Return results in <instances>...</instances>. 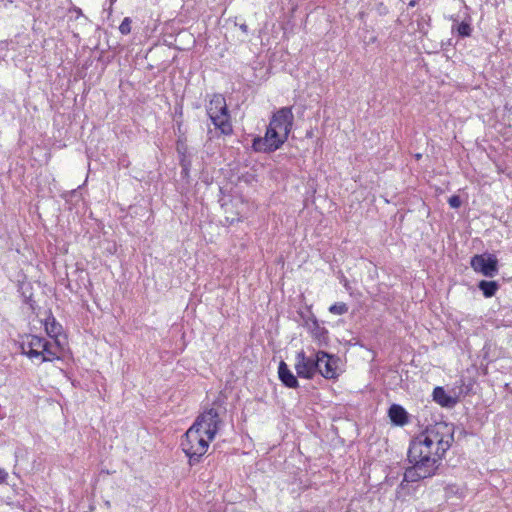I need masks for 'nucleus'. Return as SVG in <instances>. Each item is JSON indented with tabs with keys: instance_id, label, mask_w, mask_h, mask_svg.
Masks as SVG:
<instances>
[{
	"instance_id": "nucleus-9",
	"label": "nucleus",
	"mask_w": 512,
	"mask_h": 512,
	"mask_svg": "<svg viewBox=\"0 0 512 512\" xmlns=\"http://www.w3.org/2000/svg\"><path fill=\"white\" fill-rule=\"evenodd\" d=\"M317 358H321L322 364L319 367L318 372L326 379L337 378V361L338 359L324 351L317 352Z\"/></svg>"
},
{
	"instance_id": "nucleus-8",
	"label": "nucleus",
	"mask_w": 512,
	"mask_h": 512,
	"mask_svg": "<svg viewBox=\"0 0 512 512\" xmlns=\"http://www.w3.org/2000/svg\"><path fill=\"white\" fill-rule=\"evenodd\" d=\"M294 116L290 107H282L276 111L269 122V126L280 133L289 135L293 126Z\"/></svg>"
},
{
	"instance_id": "nucleus-6",
	"label": "nucleus",
	"mask_w": 512,
	"mask_h": 512,
	"mask_svg": "<svg viewBox=\"0 0 512 512\" xmlns=\"http://www.w3.org/2000/svg\"><path fill=\"white\" fill-rule=\"evenodd\" d=\"M470 265L477 273L486 277H494L498 274V259L494 254H477L470 260Z\"/></svg>"
},
{
	"instance_id": "nucleus-33",
	"label": "nucleus",
	"mask_w": 512,
	"mask_h": 512,
	"mask_svg": "<svg viewBox=\"0 0 512 512\" xmlns=\"http://www.w3.org/2000/svg\"><path fill=\"white\" fill-rule=\"evenodd\" d=\"M416 4V0H412L410 3H409V6H414Z\"/></svg>"
},
{
	"instance_id": "nucleus-26",
	"label": "nucleus",
	"mask_w": 512,
	"mask_h": 512,
	"mask_svg": "<svg viewBox=\"0 0 512 512\" xmlns=\"http://www.w3.org/2000/svg\"><path fill=\"white\" fill-rule=\"evenodd\" d=\"M307 317H308V319H307L306 323H302V326L307 328L308 331L310 332L312 329H314V327L319 325V322L314 314L307 315Z\"/></svg>"
},
{
	"instance_id": "nucleus-20",
	"label": "nucleus",
	"mask_w": 512,
	"mask_h": 512,
	"mask_svg": "<svg viewBox=\"0 0 512 512\" xmlns=\"http://www.w3.org/2000/svg\"><path fill=\"white\" fill-rule=\"evenodd\" d=\"M45 329L49 336H57L60 333L61 326L54 317H50L45 322Z\"/></svg>"
},
{
	"instance_id": "nucleus-32",
	"label": "nucleus",
	"mask_w": 512,
	"mask_h": 512,
	"mask_svg": "<svg viewBox=\"0 0 512 512\" xmlns=\"http://www.w3.org/2000/svg\"><path fill=\"white\" fill-rule=\"evenodd\" d=\"M75 11H76V14H79V15H81V14H82V11H81V9H80V8H77Z\"/></svg>"
},
{
	"instance_id": "nucleus-27",
	"label": "nucleus",
	"mask_w": 512,
	"mask_h": 512,
	"mask_svg": "<svg viewBox=\"0 0 512 512\" xmlns=\"http://www.w3.org/2000/svg\"><path fill=\"white\" fill-rule=\"evenodd\" d=\"M448 203L450 205L451 208H454V209H457L461 206L462 204V201H461V198L460 196L458 195H453L451 196L449 199H448Z\"/></svg>"
},
{
	"instance_id": "nucleus-18",
	"label": "nucleus",
	"mask_w": 512,
	"mask_h": 512,
	"mask_svg": "<svg viewBox=\"0 0 512 512\" xmlns=\"http://www.w3.org/2000/svg\"><path fill=\"white\" fill-rule=\"evenodd\" d=\"M311 336L319 346H327L329 342L328 330L320 324L310 331Z\"/></svg>"
},
{
	"instance_id": "nucleus-15",
	"label": "nucleus",
	"mask_w": 512,
	"mask_h": 512,
	"mask_svg": "<svg viewBox=\"0 0 512 512\" xmlns=\"http://www.w3.org/2000/svg\"><path fill=\"white\" fill-rule=\"evenodd\" d=\"M433 400L442 407L446 408H452L457 403V400L448 395L444 388L440 386L434 388Z\"/></svg>"
},
{
	"instance_id": "nucleus-14",
	"label": "nucleus",
	"mask_w": 512,
	"mask_h": 512,
	"mask_svg": "<svg viewBox=\"0 0 512 512\" xmlns=\"http://www.w3.org/2000/svg\"><path fill=\"white\" fill-rule=\"evenodd\" d=\"M215 128L219 129L223 135H231L233 127L230 120V113L226 115L215 114L208 116Z\"/></svg>"
},
{
	"instance_id": "nucleus-7",
	"label": "nucleus",
	"mask_w": 512,
	"mask_h": 512,
	"mask_svg": "<svg viewBox=\"0 0 512 512\" xmlns=\"http://www.w3.org/2000/svg\"><path fill=\"white\" fill-rule=\"evenodd\" d=\"M321 358H309L303 350L299 351L296 355L295 370L297 375L301 378L312 379L321 367Z\"/></svg>"
},
{
	"instance_id": "nucleus-16",
	"label": "nucleus",
	"mask_w": 512,
	"mask_h": 512,
	"mask_svg": "<svg viewBox=\"0 0 512 512\" xmlns=\"http://www.w3.org/2000/svg\"><path fill=\"white\" fill-rule=\"evenodd\" d=\"M55 348L56 345H53L51 342L43 338L41 343V349L39 350L40 362H51L55 359H59V356L57 355Z\"/></svg>"
},
{
	"instance_id": "nucleus-11",
	"label": "nucleus",
	"mask_w": 512,
	"mask_h": 512,
	"mask_svg": "<svg viewBox=\"0 0 512 512\" xmlns=\"http://www.w3.org/2000/svg\"><path fill=\"white\" fill-rule=\"evenodd\" d=\"M206 112L208 116L215 114L226 115L229 113L226 100L221 94H214L206 106Z\"/></svg>"
},
{
	"instance_id": "nucleus-23",
	"label": "nucleus",
	"mask_w": 512,
	"mask_h": 512,
	"mask_svg": "<svg viewBox=\"0 0 512 512\" xmlns=\"http://www.w3.org/2000/svg\"><path fill=\"white\" fill-rule=\"evenodd\" d=\"M457 33L460 37H469L472 32V28L469 23L461 22L457 25Z\"/></svg>"
},
{
	"instance_id": "nucleus-21",
	"label": "nucleus",
	"mask_w": 512,
	"mask_h": 512,
	"mask_svg": "<svg viewBox=\"0 0 512 512\" xmlns=\"http://www.w3.org/2000/svg\"><path fill=\"white\" fill-rule=\"evenodd\" d=\"M329 312L335 315H343L348 312V306L344 302H336L329 307Z\"/></svg>"
},
{
	"instance_id": "nucleus-12",
	"label": "nucleus",
	"mask_w": 512,
	"mask_h": 512,
	"mask_svg": "<svg viewBox=\"0 0 512 512\" xmlns=\"http://www.w3.org/2000/svg\"><path fill=\"white\" fill-rule=\"evenodd\" d=\"M278 376L282 384L287 388H297L299 386L296 376L291 372L284 361H280L279 363Z\"/></svg>"
},
{
	"instance_id": "nucleus-31",
	"label": "nucleus",
	"mask_w": 512,
	"mask_h": 512,
	"mask_svg": "<svg viewBox=\"0 0 512 512\" xmlns=\"http://www.w3.org/2000/svg\"><path fill=\"white\" fill-rule=\"evenodd\" d=\"M240 29L243 31V32H248V26L246 24H242L240 25Z\"/></svg>"
},
{
	"instance_id": "nucleus-5",
	"label": "nucleus",
	"mask_w": 512,
	"mask_h": 512,
	"mask_svg": "<svg viewBox=\"0 0 512 512\" xmlns=\"http://www.w3.org/2000/svg\"><path fill=\"white\" fill-rule=\"evenodd\" d=\"M222 421L217 410L210 408L201 413L192 426L197 429L200 434L206 436L208 440H213L219 430Z\"/></svg>"
},
{
	"instance_id": "nucleus-13",
	"label": "nucleus",
	"mask_w": 512,
	"mask_h": 512,
	"mask_svg": "<svg viewBox=\"0 0 512 512\" xmlns=\"http://www.w3.org/2000/svg\"><path fill=\"white\" fill-rule=\"evenodd\" d=\"M391 422L396 426H404L409 422L407 411L399 404H392L388 410Z\"/></svg>"
},
{
	"instance_id": "nucleus-17",
	"label": "nucleus",
	"mask_w": 512,
	"mask_h": 512,
	"mask_svg": "<svg viewBox=\"0 0 512 512\" xmlns=\"http://www.w3.org/2000/svg\"><path fill=\"white\" fill-rule=\"evenodd\" d=\"M19 291L23 297V302L29 306L32 313L37 314L36 310L39 308L36 301L33 299L32 287L30 283L22 284Z\"/></svg>"
},
{
	"instance_id": "nucleus-10",
	"label": "nucleus",
	"mask_w": 512,
	"mask_h": 512,
	"mask_svg": "<svg viewBox=\"0 0 512 512\" xmlns=\"http://www.w3.org/2000/svg\"><path fill=\"white\" fill-rule=\"evenodd\" d=\"M43 337L27 335L20 343L22 354L30 359L40 357V349Z\"/></svg>"
},
{
	"instance_id": "nucleus-29",
	"label": "nucleus",
	"mask_w": 512,
	"mask_h": 512,
	"mask_svg": "<svg viewBox=\"0 0 512 512\" xmlns=\"http://www.w3.org/2000/svg\"><path fill=\"white\" fill-rule=\"evenodd\" d=\"M7 477H8L7 472L4 469L0 468V483H4L7 479Z\"/></svg>"
},
{
	"instance_id": "nucleus-22",
	"label": "nucleus",
	"mask_w": 512,
	"mask_h": 512,
	"mask_svg": "<svg viewBox=\"0 0 512 512\" xmlns=\"http://www.w3.org/2000/svg\"><path fill=\"white\" fill-rule=\"evenodd\" d=\"M179 164L181 166V175L183 178L189 176V171L191 168V159L189 157H180Z\"/></svg>"
},
{
	"instance_id": "nucleus-28",
	"label": "nucleus",
	"mask_w": 512,
	"mask_h": 512,
	"mask_svg": "<svg viewBox=\"0 0 512 512\" xmlns=\"http://www.w3.org/2000/svg\"><path fill=\"white\" fill-rule=\"evenodd\" d=\"M297 314H298V316L301 320V324H302V323H306V321L308 319L307 315H313V312H312L311 308H307L306 310H299L297 312Z\"/></svg>"
},
{
	"instance_id": "nucleus-2",
	"label": "nucleus",
	"mask_w": 512,
	"mask_h": 512,
	"mask_svg": "<svg viewBox=\"0 0 512 512\" xmlns=\"http://www.w3.org/2000/svg\"><path fill=\"white\" fill-rule=\"evenodd\" d=\"M454 430L455 427L451 423L437 422L428 426L420 435L425 438V441L435 445L436 453L445 455L454 441Z\"/></svg>"
},
{
	"instance_id": "nucleus-19",
	"label": "nucleus",
	"mask_w": 512,
	"mask_h": 512,
	"mask_svg": "<svg viewBox=\"0 0 512 512\" xmlns=\"http://www.w3.org/2000/svg\"><path fill=\"white\" fill-rule=\"evenodd\" d=\"M478 288L482 291L484 297H493L499 289V284L496 281L481 280L478 283Z\"/></svg>"
},
{
	"instance_id": "nucleus-24",
	"label": "nucleus",
	"mask_w": 512,
	"mask_h": 512,
	"mask_svg": "<svg viewBox=\"0 0 512 512\" xmlns=\"http://www.w3.org/2000/svg\"><path fill=\"white\" fill-rule=\"evenodd\" d=\"M119 31L123 35H128L131 32V19L125 17L119 26Z\"/></svg>"
},
{
	"instance_id": "nucleus-1",
	"label": "nucleus",
	"mask_w": 512,
	"mask_h": 512,
	"mask_svg": "<svg viewBox=\"0 0 512 512\" xmlns=\"http://www.w3.org/2000/svg\"><path fill=\"white\" fill-rule=\"evenodd\" d=\"M407 457L412 466L405 470L401 487H403L404 482H418L435 475L444 455L436 453L435 445L430 444L425 441L423 436L418 435L411 441Z\"/></svg>"
},
{
	"instance_id": "nucleus-30",
	"label": "nucleus",
	"mask_w": 512,
	"mask_h": 512,
	"mask_svg": "<svg viewBox=\"0 0 512 512\" xmlns=\"http://www.w3.org/2000/svg\"><path fill=\"white\" fill-rule=\"evenodd\" d=\"M182 126H183L182 121H177V130H178L179 133L184 135V132L182 131Z\"/></svg>"
},
{
	"instance_id": "nucleus-3",
	"label": "nucleus",
	"mask_w": 512,
	"mask_h": 512,
	"mask_svg": "<svg viewBox=\"0 0 512 512\" xmlns=\"http://www.w3.org/2000/svg\"><path fill=\"white\" fill-rule=\"evenodd\" d=\"M210 441L208 438L205 439V436L193 426L186 431L181 441V447L189 459L190 466L200 463L208 450Z\"/></svg>"
},
{
	"instance_id": "nucleus-25",
	"label": "nucleus",
	"mask_w": 512,
	"mask_h": 512,
	"mask_svg": "<svg viewBox=\"0 0 512 512\" xmlns=\"http://www.w3.org/2000/svg\"><path fill=\"white\" fill-rule=\"evenodd\" d=\"M176 150H177V153L179 154V158L180 157H189L187 155L188 148H187V145L184 140L178 139L177 145H176Z\"/></svg>"
},
{
	"instance_id": "nucleus-4",
	"label": "nucleus",
	"mask_w": 512,
	"mask_h": 512,
	"mask_svg": "<svg viewBox=\"0 0 512 512\" xmlns=\"http://www.w3.org/2000/svg\"><path fill=\"white\" fill-rule=\"evenodd\" d=\"M288 136L268 125L264 137L257 136L253 139L252 150L257 153L275 152L287 141Z\"/></svg>"
}]
</instances>
